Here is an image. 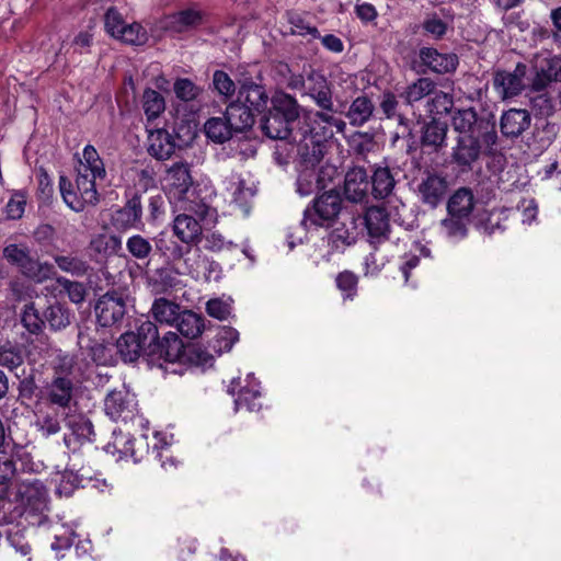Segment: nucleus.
<instances>
[{
	"instance_id": "1",
	"label": "nucleus",
	"mask_w": 561,
	"mask_h": 561,
	"mask_svg": "<svg viewBox=\"0 0 561 561\" xmlns=\"http://www.w3.org/2000/svg\"><path fill=\"white\" fill-rule=\"evenodd\" d=\"M451 127L457 134L450 151V163L460 173L473 171L483 157L484 147L493 150L499 136L495 124L478 115L474 107L455 108Z\"/></svg>"
},
{
	"instance_id": "2",
	"label": "nucleus",
	"mask_w": 561,
	"mask_h": 561,
	"mask_svg": "<svg viewBox=\"0 0 561 561\" xmlns=\"http://www.w3.org/2000/svg\"><path fill=\"white\" fill-rule=\"evenodd\" d=\"M157 325L150 320H144L136 325L135 331L122 334L117 342V354L124 363H135L140 357L151 358L157 347Z\"/></svg>"
},
{
	"instance_id": "3",
	"label": "nucleus",
	"mask_w": 561,
	"mask_h": 561,
	"mask_svg": "<svg viewBox=\"0 0 561 561\" xmlns=\"http://www.w3.org/2000/svg\"><path fill=\"white\" fill-rule=\"evenodd\" d=\"M2 254L11 265L19 268L22 275L36 283L50 279L56 274L54 264L41 262L33 257L26 245L15 243L8 244L3 248Z\"/></svg>"
},
{
	"instance_id": "4",
	"label": "nucleus",
	"mask_w": 561,
	"mask_h": 561,
	"mask_svg": "<svg viewBox=\"0 0 561 561\" xmlns=\"http://www.w3.org/2000/svg\"><path fill=\"white\" fill-rule=\"evenodd\" d=\"M96 179L77 172L76 188L79 195L73 192V184L66 175L59 176V191L66 205L73 211H83L88 206H95L99 203Z\"/></svg>"
},
{
	"instance_id": "5",
	"label": "nucleus",
	"mask_w": 561,
	"mask_h": 561,
	"mask_svg": "<svg viewBox=\"0 0 561 561\" xmlns=\"http://www.w3.org/2000/svg\"><path fill=\"white\" fill-rule=\"evenodd\" d=\"M342 209V198L339 192L330 190L316 197L304 211L301 224L310 227L331 226Z\"/></svg>"
},
{
	"instance_id": "6",
	"label": "nucleus",
	"mask_w": 561,
	"mask_h": 561,
	"mask_svg": "<svg viewBox=\"0 0 561 561\" xmlns=\"http://www.w3.org/2000/svg\"><path fill=\"white\" fill-rule=\"evenodd\" d=\"M333 136V130L328 127H322V135L316 131L312 126L308 130L296 131L293 140L297 142V153L306 167H314L324 157L325 140L328 137Z\"/></svg>"
},
{
	"instance_id": "7",
	"label": "nucleus",
	"mask_w": 561,
	"mask_h": 561,
	"mask_svg": "<svg viewBox=\"0 0 561 561\" xmlns=\"http://www.w3.org/2000/svg\"><path fill=\"white\" fill-rule=\"evenodd\" d=\"M237 84L236 100L247 104L249 108L254 110L256 113H262L266 110L270 96L260 75L254 78L245 72H241L237 78Z\"/></svg>"
},
{
	"instance_id": "8",
	"label": "nucleus",
	"mask_w": 561,
	"mask_h": 561,
	"mask_svg": "<svg viewBox=\"0 0 561 561\" xmlns=\"http://www.w3.org/2000/svg\"><path fill=\"white\" fill-rule=\"evenodd\" d=\"M94 311L101 327H113L119 323L126 313V298L123 293L108 290L98 299Z\"/></svg>"
},
{
	"instance_id": "9",
	"label": "nucleus",
	"mask_w": 561,
	"mask_h": 561,
	"mask_svg": "<svg viewBox=\"0 0 561 561\" xmlns=\"http://www.w3.org/2000/svg\"><path fill=\"white\" fill-rule=\"evenodd\" d=\"M290 85L294 88L300 85L305 94L321 110L333 111L331 84L323 75L312 71L306 80L297 78L291 81Z\"/></svg>"
},
{
	"instance_id": "10",
	"label": "nucleus",
	"mask_w": 561,
	"mask_h": 561,
	"mask_svg": "<svg viewBox=\"0 0 561 561\" xmlns=\"http://www.w3.org/2000/svg\"><path fill=\"white\" fill-rule=\"evenodd\" d=\"M68 432L64 434L65 446L76 453L79 446L85 442H91L94 436L93 424L82 414L69 412L61 413Z\"/></svg>"
},
{
	"instance_id": "11",
	"label": "nucleus",
	"mask_w": 561,
	"mask_h": 561,
	"mask_svg": "<svg viewBox=\"0 0 561 561\" xmlns=\"http://www.w3.org/2000/svg\"><path fill=\"white\" fill-rule=\"evenodd\" d=\"M244 381L245 385H241V378L232 379L228 392L232 396L237 394L234 399L236 410L244 408L250 412H257L262 408L260 382L253 374H249Z\"/></svg>"
},
{
	"instance_id": "12",
	"label": "nucleus",
	"mask_w": 561,
	"mask_h": 561,
	"mask_svg": "<svg viewBox=\"0 0 561 561\" xmlns=\"http://www.w3.org/2000/svg\"><path fill=\"white\" fill-rule=\"evenodd\" d=\"M364 225L368 242L377 249L389 240L391 224L388 210L381 206H370L364 214Z\"/></svg>"
},
{
	"instance_id": "13",
	"label": "nucleus",
	"mask_w": 561,
	"mask_h": 561,
	"mask_svg": "<svg viewBox=\"0 0 561 561\" xmlns=\"http://www.w3.org/2000/svg\"><path fill=\"white\" fill-rule=\"evenodd\" d=\"M112 224L117 230H128L142 226L141 194L128 190L126 203L115 210L112 216Z\"/></svg>"
},
{
	"instance_id": "14",
	"label": "nucleus",
	"mask_w": 561,
	"mask_h": 561,
	"mask_svg": "<svg viewBox=\"0 0 561 561\" xmlns=\"http://www.w3.org/2000/svg\"><path fill=\"white\" fill-rule=\"evenodd\" d=\"M527 66L518 62L514 70H496L493 75V88L502 99H511L522 93Z\"/></svg>"
},
{
	"instance_id": "15",
	"label": "nucleus",
	"mask_w": 561,
	"mask_h": 561,
	"mask_svg": "<svg viewBox=\"0 0 561 561\" xmlns=\"http://www.w3.org/2000/svg\"><path fill=\"white\" fill-rule=\"evenodd\" d=\"M73 378L53 377L46 386V400L62 412H69L75 399Z\"/></svg>"
},
{
	"instance_id": "16",
	"label": "nucleus",
	"mask_w": 561,
	"mask_h": 561,
	"mask_svg": "<svg viewBox=\"0 0 561 561\" xmlns=\"http://www.w3.org/2000/svg\"><path fill=\"white\" fill-rule=\"evenodd\" d=\"M185 273L192 276L194 279H204L210 282L213 278L219 277L220 265L204 255L199 248L193 250L191 256L184 259Z\"/></svg>"
},
{
	"instance_id": "17",
	"label": "nucleus",
	"mask_w": 561,
	"mask_h": 561,
	"mask_svg": "<svg viewBox=\"0 0 561 561\" xmlns=\"http://www.w3.org/2000/svg\"><path fill=\"white\" fill-rule=\"evenodd\" d=\"M168 184L170 199H182L193 190V179L190 165L185 162H176L168 170Z\"/></svg>"
},
{
	"instance_id": "18",
	"label": "nucleus",
	"mask_w": 561,
	"mask_h": 561,
	"mask_svg": "<svg viewBox=\"0 0 561 561\" xmlns=\"http://www.w3.org/2000/svg\"><path fill=\"white\" fill-rule=\"evenodd\" d=\"M154 346L157 350L151 354V360L163 359L169 363L184 360L186 350L176 333L169 332L160 339L157 330Z\"/></svg>"
},
{
	"instance_id": "19",
	"label": "nucleus",
	"mask_w": 561,
	"mask_h": 561,
	"mask_svg": "<svg viewBox=\"0 0 561 561\" xmlns=\"http://www.w3.org/2000/svg\"><path fill=\"white\" fill-rule=\"evenodd\" d=\"M419 57L423 66L438 75L454 72L459 64L456 54H442L432 47H422Z\"/></svg>"
},
{
	"instance_id": "20",
	"label": "nucleus",
	"mask_w": 561,
	"mask_h": 561,
	"mask_svg": "<svg viewBox=\"0 0 561 561\" xmlns=\"http://www.w3.org/2000/svg\"><path fill=\"white\" fill-rule=\"evenodd\" d=\"M531 123L530 113L525 108H510L500 118V129L505 138L514 139L526 131Z\"/></svg>"
},
{
	"instance_id": "21",
	"label": "nucleus",
	"mask_w": 561,
	"mask_h": 561,
	"mask_svg": "<svg viewBox=\"0 0 561 561\" xmlns=\"http://www.w3.org/2000/svg\"><path fill=\"white\" fill-rule=\"evenodd\" d=\"M448 183L445 178L431 173L421 181L417 193L423 204L436 208L445 198Z\"/></svg>"
},
{
	"instance_id": "22",
	"label": "nucleus",
	"mask_w": 561,
	"mask_h": 561,
	"mask_svg": "<svg viewBox=\"0 0 561 561\" xmlns=\"http://www.w3.org/2000/svg\"><path fill=\"white\" fill-rule=\"evenodd\" d=\"M369 180L363 167L350 169L344 178V195L352 203H362L367 198Z\"/></svg>"
},
{
	"instance_id": "23",
	"label": "nucleus",
	"mask_w": 561,
	"mask_h": 561,
	"mask_svg": "<svg viewBox=\"0 0 561 561\" xmlns=\"http://www.w3.org/2000/svg\"><path fill=\"white\" fill-rule=\"evenodd\" d=\"M173 233L178 239L186 244V248L196 245L202 240V226L199 220L190 214L183 213L178 215L173 220Z\"/></svg>"
},
{
	"instance_id": "24",
	"label": "nucleus",
	"mask_w": 561,
	"mask_h": 561,
	"mask_svg": "<svg viewBox=\"0 0 561 561\" xmlns=\"http://www.w3.org/2000/svg\"><path fill=\"white\" fill-rule=\"evenodd\" d=\"M134 408V398L126 391H111L104 400V411L114 421L130 419Z\"/></svg>"
},
{
	"instance_id": "25",
	"label": "nucleus",
	"mask_w": 561,
	"mask_h": 561,
	"mask_svg": "<svg viewBox=\"0 0 561 561\" xmlns=\"http://www.w3.org/2000/svg\"><path fill=\"white\" fill-rule=\"evenodd\" d=\"M225 188L231 195L232 202L245 214L249 213L250 202L255 191L247 184V181L238 173H231L225 181Z\"/></svg>"
},
{
	"instance_id": "26",
	"label": "nucleus",
	"mask_w": 561,
	"mask_h": 561,
	"mask_svg": "<svg viewBox=\"0 0 561 561\" xmlns=\"http://www.w3.org/2000/svg\"><path fill=\"white\" fill-rule=\"evenodd\" d=\"M552 82H561V56L545 58L531 82L534 91H542Z\"/></svg>"
},
{
	"instance_id": "27",
	"label": "nucleus",
	"mask_w": 561,
	"mask_h": 561,
	"mask_svg": "<svg viewBox=\"0 0 561 561\" xmlns=\"http://www.w3.org/2000/svg\"><path fill=\"white\" fill-rule=\"evenodd\" d=\"M175 140L173 136L165 129H156L148 136V153L159 161L171 158L175 151Z\"/></svg>"
},
{
	"instance_id": "28",
	"label": "nucleus",
	"mask_w": 561,
	"mask_h": 561,
	"mask_svg": "<svg viewBox=\"0 0 561 561\" xmlns=\"http://www.w3.org/2000/svg\"><path fill=\"white\" fill-rule=\"evenodd\" d=\"M448 126L435 117L425 123L421 130V145L437 152L446 146Z\"/></svg>"
},
{
	"instance_id": "29",
	"label": "nucleus",
	"mask_w": 561,
	"mask_h": 561,
	"mask_svg": "<svg viewBox=\"0 0 561 561\" xmlns=\"http://www.w3.org/2000/svg\"><path fill=\"white\" fill-rule=\"evenodd\" d=\"M255 111L249 108L247 104L234 100L229 103L226 108L225 115L231 124L236 133H242L250 129L255 122Z\"/></svg>"
},
{
	"instance_id": "30",
	"label": "nucleus",
	"mask_w": 561,
	"mask_h": 561,
	"mask_svg": "<svg viewBox=\"0 0 561 561\" xmlns=\"http://www.w3.org/2000/svg\"><path fill=\"white\" fill-rule=\"evenodd\" d=\"M374 112L373 100L366 94H360L352 101L344 115L351 126L362 127L373 118Z\"/></svg>"
},
{
	"instance_id": "31",
	"label": "nucleus",
	"mask_w": 561,
	"mask_h": 561,
	"mask_svg": "<svg viewBox=\"0 0 561 561\" xmlns=\"http://www.w3.org/2000/svg\"><path fill=\"white\" fill-rule=\"evenodd\" d=\"M202 22L203 15L201 11L186 9L168 15L164 21V27L173 33H184L198 27Z\"/></svg>"
},
{
	"instance_id": "32",
	"label": "nucleus",
	"mask_w": 561,
	"mask_h": 561,
	"mask_svg": "<svg viewBox=\"0 0 561 561\" xmlns=\"http://www.w3.org/2000/svg\"><path fill=\"white\" fill-rule=\"evenodd\" d=\"M78 345L82 351L87 352L88 356H90L96 365L105 366L112 364L111 348L106 344L93 340L88 331H79Z\"/></svg>"
},
{
	"instance_id": "33",
	"label": "nucleus",
	"mask_w": 561,
	"mask_h": 561,
	"mask_svg": "<svg viewBox=\"0 0 561 561\" xmlns=\"http://www.w3.org/2000/svg\"><path fill=\"white\" fill-rule=\"evenodd\" d=\"M476 206V197L471 188L456 190L447 202V213L465 217L470 220Z\"/></svg>"
},
{
	"instance_id": "34",
	"label": "nucleus",
	"mask_w": 561,
	"mask_h": 561,
	"mask_svg": "<svg viewBox=\"0 0 561 561\" xmlns=\"http://www.w3.org/2000/svg\"><path fill=\"white\" fill-rule=\"evenodd\" d=\"M156 251L164 259L167 263H174L191 256L193 250L184 248L164 233H159L154 239Z\"/></svg>"
},
{
	"instance_id": "35",
	"label": "nucleus",
	"mask_w": 561,
	"mask_h": 561,
	"mask_svg": "<svg viewBox=\"0 0 561 561\" xmlns=\"http://www.w3.org/2000/svg\"><path fill=\"white\" fill-rule=\"evenodd\" d=\"M261 129L271 139H287L296 134L293 130V124L285 122L284 117L272 110L262 118Z\"/></svg>"
},
{
	"instance_id": "36",
	"label": "nucleus",
	"mask_w": 561,
	"mask_h": 561,
	"mask_svg": "<svg viewBox=\"0 0 561 561\" xmlns=\"http://www.w3.org/2000/svg\"><path fill=\"white\" fill-rule=\"evenodd\" d=\"M436 88L437 85L433 79L421 77L408 84L400 96L408 105L413 106L425 98L430 99Z\"/></svg>"
},
{
	"instance_id": "37",
	"label": "nucleus",
	"mask_w": 561,
	"mask_h": 561,
	"mask_svg": "<svg viewBox=\"0 0 561 561\" xmlns=\"http://www.w3.org/2000/svg\"><path fill=\"white\" fill-rule=\"evenodd\" d=\"M77 172L90 174V176L96 180H104L106 178L104 162L92 145H87L83 148L82 160L80 161Z\"/></svg>"
},
{
	"instance_id": "38",
	"label": "nucleus",
	"mask_w": 561,
	"mask_h": 561,
	"mask_svg": "<svg viewBox=\"0 0 561 561\" xmlns=\"http://www.w3.org/2000/svg\"><path fill=\"white\" fill-rule=\"evenodd\" d=\"M396 180L388 165H378L371 175V193L376 199H383L392 194Z\"/></svg>"
},
{
	"instance_id": "39",
	"label": "nucleus",
	"mask_w": 561,
	"mask_h": 561,
	"mask_svg": "<svg viewBox=\"0 0 561 561\" xmlns=\"http://www.w3.org/2000/svg\"><path fill=\"white\" fill-rule=\"evenodd\" d=\"M178 331L187 339L198 337L204 330V318L191 310L180 312L175 323Z\"/></svg>"
},
{
	"instance_id": "40",
	"label": "nucleus",
	"mask_w": 561,
	"mask_h": 561,
	"mask_svg": "<svg viewBox=\"0 0 561 561\" xmlns=\"http://www.w3.org/2000/svg\"><path fill=\"white\" fill-rule=\"evenodd\" d=\"M272 111L285 118V122L295 124L299 117V104L289 94L278 93L272 98Z\"/></svg>"
},
{
	"instance_id": "41",
	"label": "nucleus",
	"mask_w": 561,
	"mask_h": 561,
	"mask_svg": "<svg viewBox=\"0 0 561 561\" xmlns=\"http://www.w3.org/2000/svg\"><path fill=\"white\" fill-rule=\"evenodd\" d=\"M204 128L206 136L216 144H224L236 133L225 114L222 117H211L207 119Z\"/></svg>"
},
{
	"instance_id": "42",
	"label": "nucleus",
	"mask_w": 561,
	"mask_h": 561,
	"mask_svg": "<svg viewBox=\"0 0 561 561\" xmlns=\"http://www.w3.org/2000/svg\"><path fill=\"white\" fill-rule=\"evenodd\" d=\"M58 268L72 276L82 277L90 271L89 263L82 257L73 254H56L53 256Z\"/></svg>"
},
{
	"instance_id": "43",
	"label": "nucleus",
	"mask_w": 561,
	"mask_h": 561,
	"mask_svg": "<svg viewBox=\"0 0 561 561\" xmlns=\"http://www.w3.org/2000/svg\"><path fill=\"white\" fill-rule=\"evenodd\" d=\"M89 248L103 256L115 255L122 250V239L115 234L101 233L91 239Z\"/></svg>"
},
{
	"instance_id": "44",
	"label": "nucleus",
	"mask_w": 561,
	"mask_h": 561,
	"mask_svg": "<svg viewBox=\"0 0 561 561\" xmlns=\"http://www.w3.org/2000/svg\"><path fill=\"white\" fill-rule=\"evenodd\" d=\"M470 220L454 214L447 213L446 218L440 221L442 232L451 240H461L468 233Z\"/></svg>"
},
{
	"instance_id": "45",
	"label": "nucleus",
	"mask_w": 561,
	"mask_h": 561,
	"mask_svg": "<svg viewBox=\"0 0 561 561\" xmlns=\"http://www.w3.org/2000/svg\"><path fill=\"white\" fill-rule=\"evenodd\" d=\"M151 312L157 321L174 325L181 312V308L173 301L165 298H158L152 304Z\"/></svg>"
},
{
	"instance_id": "46",
	"label": "nucleus",
	"mask_w": 561,
	"mask_h": 561,
	"mask_svg": "<svg viewBox=\"0 0 561 561\" xmlns=\"http://www.w3.org/2000/svg\"><path fill=\"white\" fill-rule=\"evenodd\" d=\"M141 105L148 121L156 119L165 110V101L162 94L151 88H147L141 98Z\"/></svg>"
},
{
	"instance_id": "47",
	"label": "nucleus",
	"mask_w": 561,
	"mask_h": 561,
	"mask_svg": "<svg viewBox=\"0 0 561 561\" xmlns=\"http://www.w3.org/2000/svg\"><path fill=\"white\" fill-rule=\"evenodd\" d=\"M174 202L180 203V208L186 213L196 216L198 219L203 220L208 216L209 205L202 198H199L195 188L190 191L182 199H174Z\"/></svg>"
},
{
	"instance_id": "48",
	"label": "nucleus",
	"mask_w": 561,
	"mask_h": 561,
	"mask_svg": "<svg viewBox=\"0 0 561 561\" xmlns=\"http://www.w3.org/2000/svg\"><path fill=\"white\" fill-rule=\"evenodd\" d=\"M454 100L448 93L435 90V92L427 99L425 107L426 113L431 116L453 114Z\"/></svg>"
},
{
	"instance_id": "49",
	"label": "nucleus",
	"mask_w": 561,
	"mask_h": 561,
	"mask_svg": "<svg viewBox=\"0 0 561 561\" xmlns=\"http://www.w3.org/2000/svg\"><path fill=\"white\" fill-rule=\"evenodd\" d=\"M135 186L142 192L156 186L158 172L151 163H141L130 169Z\"/></svg>"
},
{
	"instance_id": "50",
	"label": "nucleus",
	"mask_w": 561,
	"mask_h": 561,
	"mask_svg": "<svg viewBox=\"0 0 561 561\" xmlns=\"http://www.w3.org/2000/svg\"><path fill=\"white\" fill-rule=\"evenodd\" d=\"M60 419H62L60 410L41 411L37 414L36 426L42 436L49 437L58 434L61 431Z\"/></svg>"
},
{
	"instance_id": "51",
	"label": "nucleus",
	"mask_w": 561,
	"mask_h": 561,
	"mask_svg": "<svg viewBox=\"0 0 561 561\" xmlns=\"http://www.w3.org/2000/svg\"><path fill=\"white\" fill-rule=\"evenodd\" d=\"M351 228H346L343 224L341 227L334 228L329 234V243L335 250L350 247L356 242L355 219L351 218Z\"/></svg>"
},
{
	"instance_id": "52",
	"label": "nucleus",
	"mask_w": 561,
	"mask_h": 561,
	"mask_svg": "<svg viewBox=\"0 0 561 561\" xmlns=\"http://www.w3.org/2000/svg\"><path fill=\"white\" fill-rule=\"evenodd\" d=\"M45 321L51 330L58 331L70 324V312L62 305L56 302L50 305L44 311Z\"/></svg>"
},
{
	"instance_id": "53",
	"label": "nucleus",
	"mask_w": 561,
	"mask_h": 561,
	"mask_svg": "<svg viewBox=\"0 0 561 561\" xmlns=\"http://www.w3.org/2000/svg\"><path fill=\"white\" fill-rule=\"evenodd\" d=\"M506 211V209L484 210L480 215L479 227L488 234L505 230L506 227L502 225V221L507 219Z\"/></svg>"
},
{
	"instance_id": "54",
	"label": "nucleus",
	"mask_w": 561,
	"mask_h": 561,
	"mask_svg": "<svg viewBox=\"0 0 561 561\" xmlns=\"http://www.w3.org/2000/svg\"><path fill=\"white\" fill-rule=\"evenodd\" d=\"M126 249L133 259L146 261L153 248L149 239L141 234H133L126 241Z\"/></svg>"
},
{
	"instance_id": "55",
	"label": "nucleus",
	"mask_w": 561,
	"mask_h": 561,
	"mask_svg": "<svg viewBox=\"0 0 561 561\" xmlns=\"http://www.w3.org/2000/svg\"><path fill=\"white\" fill-rule=\"evenodd\" d=\"M24 363V355L22 350L11 344L10 342L4 343L0 346V366L14 370Z\"/></svg>"
},
{
	"instance_id": "56",
	"label": "nucleus",
	"mask_w": 561,
	"mask_h": 561,
	"mask_svg": "<svg viewBox=\"0 0 561 561\" xmlns=\"http://www.w3.org/2000/svg\"><path fill=\"white\" fill-rule=\"evenodd\" d=\"M175 96L183 102L196 100L202 93V89L187 78H179L173 83Z\"/></svg>"
},
{
	"instance_id": "57",
	"label": "nucleus",
	"mask_w": 561,
	"mask_h": 561,
	"mask_svg": "<svg viewBox=\"0 0 561 561\" xmlns=\"http://www.w3.org/2000/svg\"><path fill=\"white\" fill-rule=\"evenodd\" d=\"M122 30L117 39L126 44L139 46L148 41L147 32L139 23L126 24Z\"/></svg>"
},
{
	"instance_id": "58",
	"label": "nucleus",
	"mask_w": 561,
	"mask_h": 561,
	"mask_svg": "<svg viewBox=\"0 0 561 561\" xmlns=\"http://www.w3.org/2000/svg\"><path fill=\"white\" fill-rule=\"evenodd\" d=\"M24 494L28 504L35 510H39L47 503L48 493L45 485L39 480H34L32 483L26 485Z\"/></svg>"
},
{
	"instance_id": "59",
	"label": "nucleus",
	"mask_w": 561,
	"mask_h": 561,
	"mask_svg": "<svg viewBox=\"0 0 561 561\" xmlns=\"http://www.w3.org/2000/svg\"><path fill=\"white\" fill-rule=\"evenodd\" d=\"M76 365L77 360L73 355L67 353L58 354L53 365V377L72 378Z\"/></svg>"
},
{
	"instance_id": "60",
	"label": "nucleus",
	"mask_w": 561,
	"mask_h": 561,
	"mask_svg": "<svg viewBox=\"0 0 561 561\" xmlns=\"http://www.w3.org/2000/svg\"><path fill=\"white\" fill-rule=\"evenodd\" d=\"M213 84L215 90L226 99L231 98L238 91L237 81L234 82L224 70L214 72Z\"/></svg>"
},
{
	"instance_id": "61",
	"label": "nucleus",
	"mask_w": 561,
	"mask_h": 561,
	"mask_svg": "<svg viewBox=\"0 0 561 561\" xmlns=\"http://www.w3.org/2000/svg\"><path fill=\"white\" fill-rule=\"evenodd\" d=\"M337 288L343 293L344 298L353 299L357 294L358 277L350 271L337 274L335 278Z\"/></svg>"
},
{
	"instance_id": "62",
	"label": "nucleus",
	"mask_w": 561,
	"mask_h": 561,
	"mask_svg": "<svg viewBox=\"0 0 561 561\" xmlns=\"http://www.w3.org/2000/svg\"><path fill=\"white\" fill-rule=\"evenodd\" d=\"M21 322L32 334H38L45 324V321L41 318L38 311L33 305L25 306L21 317Z\"/></svg>"
},
{
	"instance_id": "63",
	"label": "nucleus",
	"mask_w": 561,
	"mask_h": 561,
	"mask_svg": "<svg viewBox=\"0 0 561 561\" xmlns=\"http://www.w3.org/2000/svg\"><path fill=\"white\" fill-rule=\"evenodd\" d=\"M238 340L239 332L236 329L222 327L216 335L214 348H217L219 354L229 352Z\"/></svg>"
},
{
	"instance_id": "64",
	"label": "nucleus",
	"mask_w": 561,
	"mask_h": 561,
	"mask_svg": "<svg viewBox=\"0 0 561 561\" xmlns=\"http://www.w3.org/2000/svg\"><path fill=\"white\" fill-rule=\"evenodd\" d=\"M318 190L320 188L316 180V171L306 167L298 176L297 192L301 196H308Z\"/></svg>"
}]
</instances>
